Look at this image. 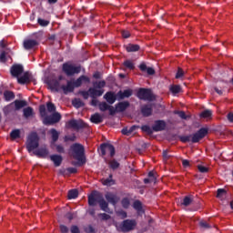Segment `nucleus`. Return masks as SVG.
I'll list each match as a JSON object with an SVG mask.
<instances>
[{
    "label": "nucleus",
    "instance_id": "obj_53",
    "mask_svg": "<svg viewBox=\"0 0 233 233\" xmlns=\"http://www.w3.org/2000/svg\"><path fill=\"white\" fill-rule=\"evenodd\" d=\"M174 114H176L177 116H179V117L181 119H187L188 116H187V114L185 113V111H177V110H175L174 111Z\"/></svg>",
    "mask_w": 233,
    "mask_h": 233
},
{
    "label": "nucleus",
    "instance_id": "obj_4",
    "mask_svg": "<svg viewBox=\"0 0 233 233\" xmlns=\"http://www.w3.org/2000/svg\"><path fill=\"white\" fill-rule=\"evenodd\" d=\"M62 72H64L67 77H71L72 76H76V74H79L81 72V66H76L66 62L62 65Z\"/></svg>",
    "mask_w": 233,
    "mask_h": 233
},
{
    "label": "nucleus",
    "instance_id": "obj_64",
    "mask_svg": "<svg viewBox=\"0 0 233 233\" xmlns=\"http://www.w3.org/2000/svg\"><path fill=\"white\" fill-rule=\"evenodd\" d=\"M68 227H66V225H60V232L61 233H68Z\"/></svg>",
    "mask_w": 233,
    "mask_h": 233
},
{
    "label": "nucleus",
    "instance_id": "obj_6",
    "mask_svg": "<svg viewBox=\"0 0 233 233\" xmlns=\"http://www.w3.org/2000/svg\"><path fill=\"white\" fill-rule=\"evenodd\" d=\"M137 97H138V99H141V101H154V99H156V96H154L152 90L147 88L138 89L137 93Z\"/></svg>",
    "mask_w": 233,
    "mask_h": 233
},
{
    "label": "nucleus",
    "instance_id": "obj_36",
    "mask_svg": "<svg viewBox=\"0 0 233 233\" xmlns=\"http://www.w3.org/2000/svg\"><path fill=\"white\" fill-rule=\"evenodd\" d=\"M14 110L15 109L14 108V104L12 102L11 104H8L7 106H4L3 108L4 116H8L9 114H12Z\"/></svg>",
    "mask_w": 233,
    "mask_h": 233
},
{
    "label": "nucleus",
    "instance_id": "obj_52",
    "mask_svg": "<svg viewBox=\"0 0 233 233\" xmlns=\"http://www.w3.org/2000/svg\"><path fill=\"white\" fill-rule=\"evenodd\" d=\"M198 172H200L201 174H207L208 173V167L203 166V165H198Z\"/></svg>",
    "mask_w": 233,
    "mask_h": 233
},
{
    "label": "nucleus",
    "instance_id": "obj_21",
    "mask_svg": "<svg viewBox=\"0 0 233 233\" xmlns=\"http://www.w3.org/2000/svg\"><path fill=\"white\" fill-rule=\"evenodd\" d=\"M152 106L151 105H144L141 106V114L144 117H150L152 116Z\"/></svg>",
    "mask_w": 233,
    "mask_h": 233
},
{
    "label": "nucleus",
    "instance_id": "obj_16",
    "mask_svg": "<svg viewBox=\"0 0 233 233\" xmlns=\"http://www.w3.org/2000/svg\"><path fill=\"white\" fill-rule=\"evenodd\" d=\"M105 198H106L107 203H110L114 207H116L117 205V203L119 202V198H117V196H116L113 193H106L105 195Z\"/></svg>",
    "mask_w": 233,
    "mask_h": 233
},
{
    "label": "nucleus",
    "instance_id": "obj_31",
    "mask_svg": "<svg viewBox=\"0 0 233 233\" xmlns=\"http://www.w3.org/2000/svg\"><path fill=\"white\" fill-rule=\"evenodd\" d=\"M127 52H139L141 46L137 44H128L125 46Z\"/></svg>",
    "mask_w": 233,
    "mask_h": 233
},
{
    "label": "nucleus",
    "instance_id": "obj_47",
    "mask_svg": "<svg viewBox=\"0 0 233 233\" xmlns=\"http://www.w3.org/2000/svg\"><path fill=\"white\" fill-rule=\"evenodd\" d=\"M169 90L172 94H179V92H181V86L179 85L171 86Z\"/></svg>",
    "mask_w": 233,
    "mask_h": 233
},
{
    "label": "nucleus",
    "instance_id": "obj_44",
    "mask_svg": "<svg viewBox=\"0 0 233 233\" xmlns=\"http://www.w3.org/2000/svg\"><path fill=\"white\" fill-rule=\"evenodd\" d=\"M98 108L101 112H106L110 108V105H108L106 102H100L98 104Z\"/></svg>",
    "mask_w": 233,
    "mask_h": 233
},
{
    "label": "nucleus",
    "instance_id": "obj_62",
    "mask_svg": "<svg viewBox=\"0 0 233 233\" xmlns=\"http://www.w3.org/2000/svg\"><path fill=\"white\" fill-rule=\"evenodd\" d=\"M71 233H81V230L79 229V227L73 225L70 228Z\"/></svg>",
    "mask_w": 233,
    "mask_h": 233
},
{
    "label": "nucleus",
    "instance_id": "obj_3",
    "mask_svg": "<svg viewBox=\"0 0 233 233\" xmlns=\"http://www.w3.org/2000/svg\"><path fill=\"white\" fill-rule=\"evenodd\" d=\"M39 147V136L37 135V132H32L27 137L26 141V149L28 152H33V150H35V148Z\"/></svg>",
    "mask_w": 233,
    "mask_h": 233
},
{
    "label": "nucleus",
    "instance_id": "obj_20",
    "mask_svg": "<svg viewBox=\"0 0 233 233\" xmlns=\"http://www.w3.org/2000/svg\"><path fill=\"white\" fill-rule=\"evenodd\" d=\"M61 88H62L64 94L66 95V94H70V93L74 92L76 86H75L74 82L67 80L66 86H62Z\"/></svg>",
    "mask_w": 233,
    "mask_h": 233
},
{
    "label": "nucleus",
    "instance_id": "obj_15",
    "mask_svg": "<svg viewBox=\"0 0 233 233\" xmlns=\"http://www.w3.org/2000/svg\"><path fill=\"white\" fill-rule=\"evenodd\" d=\"M133 208L137 211V216L142 217L145 214V209L143 208V203L140 200H135L133 203Z\"/></svg>",
    "mask_w": 233,
    "mask_h": 233
},
{
    "label": "nucleus",
    "instance_id": "obj_30",
    "mask_svg": "<svg viewBox=\"0 0 233 233\" xmlns=\"http://www.w3.org/2000/svg\"><path fill=\"white\" fill-rule=\"evenodd\" d=\"M90 121L95 125H99L100 123H103V116H101L99 113H95L91 116Z\"/></svg>",
    "mask_w": 233,
    "mask_h": 233
},
{
    "label": "nucleus",
    "instance_id": "obj_14",
    "mask_svg": "<svg viewBox=\"0 0 233 233\" xmlns=\"http://www.w3.org/2000/svg\"><path fill=\"white\" fill-rule=\"evenodd\" d=\"M35 46H39V42H37V40L27 39L24 41L25 50H33Z\"/></svg>",
    "mask_w": 233,
    "mask_h": 233
},
{
    "label": "nucleus",
    "instance_id": "obj_28",
    "mask_svg": "<svg viewBox=\"0 0 233 233\" xmlns=\"http://www.w3.org/2000/svg\"><path fill=\"white\" fill-rule=\"evenodd\" d=\"M49 133L51 134V147H54L57 140L59 139V132L56 130V128L50 129Z\"/></svg>",
    "mask_w": 233,
    "mask_h": 233
},
{
    "label": "nucleus",
    "instance_id": "obj_46",
    "mask_svg": "<svg viewBox=\"0 0 233 233\" xmlns=\"http://www.w3.org/2000/svg\"><path fill=\"white\" fill-rule=\"evenodd\" d=\"M93 86L94 88H105V86H106V82L105 80L94 82Z\"/></svg>",
    "mask_w": 233,
    "mask_h": 233
},
{
    "label": "nucleus",
    "instance_id": "obj_7",
    "mask_svg": "<svg viewBox=\"0 0 233 233\" xmlns=\"http://www.w3.org/2000/svg\"><path fill=\"white\" fill-rule=\"evenodd\" d=\"M208 134V128L201 127L195 134L191 135V143H199V141H201V139L206 137Z\"/></svg>",
    "mask_w": 233,
    "mask_h": 233
},
{
    "label": "nucleus",
    "instance_id": "obj_57",
    "mask_svg": "<svg viewBox=\"0 0 233 233\" xmlns=\"http://www.w3.org/2000/svg\"><path fill=\"white\" fill-rule=\"evenodd\" d=\"M98 217L101 218L102 221H108V219H110V215L106 214V213H100L98 214Z\"/></svg>",
    "mask_w": 233,
    "mask_h": 233
},
{
    "label": "nucleus",
    "instance_id": "obj_10",
    "mask_svg": "<svg viewBox=\"0 0 233 233\" xmlns=\"http://www.w3.org/2000/svg\"><path fill=\"white\" fill-rule=\"evenodd\" d=\"M24 72L25 68L19 64H15L10 68V74L13 77H19Z\"/></svg>",
    "mask_w": 233,
    "mask_h": 233
},
{
    "label": "nucleus",
    "instance_id": "obj_23",
    "mask_svg": "<svg viewBox=\"0 0 233 233\" xmlns=\"http://www.w3.org/2000/svg\"><path fill=\"white\" fill-rule=\"evenodd\" d=\"M97 203L103 212H110V208H108V202H106V200H105L103 197L98 198Z\"/></svg>",
    "mask_w": 233,
    "mask_h": 233
},
{
    "label": "nucleus",
    "instance_id": "obj_51",
    "mask_svg": "<svg viewBox=\"0 0 233 233\" xmlns=\"http://www.w3.org/2000/svg\"><path fill=\"white\" fill-rule=\"evenodd\" d=\"M37 23L40 26H48V25H50V21L45 20L43 18H38Z\"/></svg>",
    "mask_w": 233,
    "mask_h": 233
},
{
    "label": "nucleus",
    "instance_id": "obj_2",
    "mask_svg": "<svg viewBox=\"0 0 233 233\" xmlns=\"http://www.w3.org/2000/svg\"><path fill=\"white\" fill-rule=\"evenodd\" d=\"M39 112L41 117H44L43 124L44 125H56V123H59L61 121V114L54 113L52 116H46V106L40 105Z\"/></svg>",
    "mask_w": 233,
    "mask_h": 233
},
{
    "label": "nucleus",
    "instance_id": "obj_11",
    "mask_svg": "<svg viewBox=\"0 0 233 233\" xmlns=\"http://www.w3.org/2000/svg\"><path fill=\"white\" fill-rule=\"evenodd\" d=\"M104 99L106 100L108 105H114L117 101V94L114 91H108L104 95Z\"/></svg>",
    "mask_w": 233,
    "mask_h": 233
},
{
    "label": "nucleus",
    "instance_id": "obj_26",
    "mask_svg": "<svg viewBox=\"0 0 233 233\" xmlns=\"http://www.w3.org/2000/svg\"><path fill=\"white\" fill-rule=\"evenodd\" d=\"M117 113L125 112L128 106H130V102L123 101L116 104Z\"/></svg>",
    "mask_w": 233,
    "mask_h": 233
},
{
    "label": "nucleus",
    "instance_id": "obj_45",
    "mask_svg": "<svg viewBox=\"0 0 233 233\" xmlns=\"http://www.w3.org/2000/svg\"><path fill=\"white\" fill-rule=\"evenodd\" d=\"M123 66L126 68H128V70H134L136 68V66H134V63L131 60L124 61Z\"/></svg>",
    "mask_w": 233,
    "mask_h": 233
},
{
    "label": "nucleus",
    "instance_id": "obj_59",
    "mask_svg": "<svg viewBox=\"0 0 233 233\" xmlns=\"http://www.w3.org/2000/svg\"><path fill=\"white\" fill-rule=\"evenodd\" d=\"M73 106H76V108H81V106H83V101L79 99H75L73 101Z\"/></svg>",
    "mask_w": 233,
    "mask_h": 233
},
{
    "label": "nucleus",
    "instance_id": "obj_19",
    "mask_svg": "<svg viewBox=\"0 0 233 233\" xmlns=\"http://www.w3.org/2000/svg\"><path fill=\"white\" fill-rule=\"evenodd\" d=\"M83 83H90V77L82 75L75 82H73L75 88H79Z\"/></svg>",
    "mask_w": 233,
    "mask_h": 233
},
{
    "label": "nucleus",
    "instance_id": "obj_49",
    "mask_svg": "<svg viewBox=\"0 0 233 233\" xmlns=\"http://www.w3.org/2000/svg\"><path fill=\"white\" fill-rule=\"evenodd\" d=\"M46 108H47V112L49 113L56 112V105H54V103L52 102L46 103Z\"/></svg>",
    "mask_w": 233,
    "mask_h": 233
},
{
    "label": "nucleus",
    "instance_id": "obj_56",
    "mask_svg": "<svg viewBox=\"0 0 233 233\" xmlns=\"http://www.w3.org/2000/svg\"><path fill=\"white\" fill-rule=\"evenodd\" d=\"M185 76V71L181 67H178L177 72L176 74V79H181Z\"/></svg>",
    "mask_w": 233,
    "mask_h": 233
},
{
    "label": "nucleus",
    "instance_id": "obj_61",
    "mask_svg": "<svg viewBox=\"0 0 233 233\" xmlns=\"http://www.w3.org/2000/svg\"><path fill=\"white\" fill-rule=\"evenodd\" d=\"M225 194H227V190H225L224 188H219L217 191V198H223Z\"/></svg>",
    "mask_w": 233,
    "mask_h": 233
},
{
    "label": "nucleus",
    "instance_id": "obj_17",
    "mask_svg": "<svg viewBox=\"0 0 233 233\" xmlns=\"http://www.w3.org/2000/svg\"><path fill=\"white\" fill-rule=\"evenodd\" d=\"M132 94H133L132 89H126L124 91L120 90L116 93L117 101H121L127 97H130V96H132Z\"/></svg>",
    "mask_w": 233,
    "mask_h": 233
},
{
    "label": "nucleus",
    "instance_id": "obj_18",
    "mask_svg": "<svg viewBox=\"0 0 233 233\" xmlns=\"http://www.w3.org/2000/svg\"><path fill=\"white\" fill-rule=\"evenodd\" d=\"M83 83H90V77L82 75L75 82H73L75 88H79Z\"/></svg>",
    "mask_w": 233,
    "mask_h": 233
},
{
    "label": "nucleus",
    "instance_id": "obj_9",
    "mask_svg": "<svg viewBox=\"0 0 233 233\" xmlns=\"http://www.w3.org/2000/svg\"><path fill=\"white\" fill-rule=\"evenodd\" d=\"M136 225H137L136 220L126 219L122 222L120 228L122 232H130V230H134V228H136Z\"/></svg>",
    "mask_w": 233,
    "mask_h": 233
},
{
    "label": "nucleus",
    "instance_id": "obj_25",
    "mask_svg": "<svg viewBox=\"0 0 233 233\" xmlns=\"http://www.w3.org/2000/svg\"><path fill=\"white\" fill-rule=\"evenodd\" d=\"M49 154H50V151H48L46 147L39 148L35 152V156H37L38 157H42L43 159L48 157Z\"/></svg>",
    "mask_w": 233,
    "mask_h": 233
},
{
    "label": "nucleus",
    "instance_id": "obj_58",
    "mask_svg": "<svg viewBox=\"0 0 233 233\" xmlns=\"http://www.w3.org/2000/svg\"><path fill=\"white\" fill-rule=\"evenodd\" d=\"M6 61H8V59L6 58V52L2 51V53L0 54V63H6Z\"/></svg>",
    "mask_w": 233,
    "mask_h": 233
},
{
    "label": "nucleus",
    "instance_id": "obj_54",
    "mask_svg": "<svg viewBox=\"0 0 233 233\" xmlns=\"http://www.w3.org/2000/svg\"><path fill=\"white\" fill-rule=\"evenodd\" d=\"M53 147H56V152L58 154H65V147H63V145H53Z\"/></svg>",
    "mask_w": 233,
    "mask_h": 233
},
{
    "label": "nucleus",
    "instance_id": "obj_8",
    "mask_svg": "<svg viewBox=\"0 0 233 233\" xmlns=\"http://www.w3.org/2000/svg\"><path fill=\"white\" fill-rule=\"evenodd\" d=\"M100 152L102 156H106V152H109L110 157H114L116 156V147L112 144L103 143L100 145Z\"/></svg>",
    "mask_w": 233,
    "mask_h": 233
},
{
    "label": "nucleus",
    "instance_id": "obj_27",
    "mask_svg": "<svg viewBox=\"0 0 233 233\" xmlns=\"http://www.w3.org/2000/svg\"><path fill=\"white\" fill-rule=\"evenodd\" d=\"M50 160L54 163L55 167H61L63 157L61 155H51Z\"/></svg>",
    "mask_w": 233,
    "mask_h": 233
},
{
    "label": "nucleus",
    "instance_id": "obj_39",
    "mask_svg": "<svg viewBox=\"0 0 233 233\" xmlns=\"http://www.w3.org/2000/svg\"><path fill=\"white\" fill-rule=\"evenodd\" d=\"M199 117H201L202 119H208V117H212V110L206 109L202 111L199 115Z\"/></svg>",
    "mask_w": 233,
    "mask_h": 233
},
{
    "label": "nucleus",
    "instance_id": "obj_29",
    "mask_svg": "<svg viewBox=\"0 0 233 233\" xmlns=\"http://www.w3.org/2000/svg\"><path fill=\"white\" fill-rule=\"evenodd\" d=\"M48 86H50L51 90H56V92H58L59 90V80L57 79H51L47 82Z\"/></svg>",
    "mask_w": 233,
    "mask_h": 233
},
{
    "label": "nucleus",
    "instance_id": "obj_24",
    "mask_svg": "<svg viewBox=\"0 0 233 233\" xmlns=\"http://www.w3.org/2000/svg\"><path fill=\"white\" fill-rule=\"evenodd\" d=\"M99 193H92L89 197H88V205L89 207H96V205H97V201L99 200Z\"/></svg>",
    "mask_w": 233,
    "mask_h": 233
},
{
    "label": "nucleus",
    "instance_id": "obj_1",
    "mask_svg": "<svg viewBox=\"0 0 233 233\" xmlns=\"http://www.w3.org/2000/svg\"><path fill=\"white\" fill-rule=\"evenodd\" d=\"M71 156L74 159H76L78 163H72L73 165H85L86 160L85 159V147L83 145L75 143L70 147Z\"/></svg>",
    "mask_w": 233,
    "mask_h": 233
},
{
    "label": "nucleus",
    "instance_id": "obj_42",
    "mask_svg": "<svg viewBox=\"0 0 233 233\" xmlns=\"http://www.w3.org/2000/svg\"><path fill=\"white\" fill-rule=\"evenodd\" d=\"M113 175L110 174L108 178H106L103 182V185H106V187H112V185H116V180L112 179Z\"/></svg>",
    "mask_w": 233,
    "mask_h": 233
},
{
    "label": "nucleus",
    "instance_id": "obj_55",
    "mask_svg": "<svg viewBox=\"0 0 233 233\" xmlns=\"http://www.w3.org/2000/svg\"><path fill=\"white\" fill-rule=\"evenodd\" d=\"M107 110H109V116H116V113L117 112V106H110L109 105V108H107Z\"/></svg>",
    "mask_w": 233,
    "mask_h": 233
},
{
    "label": "nucleus",
    "instance_id": "obj_43",
    "mask_svg": "<svg viewBox=\"0 0 233 233\" xmlns=\"http://www.w3.org/2000/svg\"><path fill=\"white\" fill-rule=\"evenodd\" d=\"M192 198H190V196H186L183 200L181 201V205H183L184 207H190V205L192 204Z\"/></svg>",
    "mask_w": 233,
    "mask_h": 233
},
{
    "label": "nucleus",
    "instance_id": "obj_5",
    "mask_svg": "<svg viewBox=\"0 0 233 233\" xmlns=\"http://www.w3.org/2000/svg\"><path fill=\"white\" fill-rule=\"evenodd\" d=\"M66 128H73V130H83L87 128L88 124L85 123L83 119H71L66 124Z\"/></svg>",
    "mask_w": 233,
    "mask_h": 233
},
{
    "label": "nucleus",
    "instance_id": "obj_38",
    "mask_svg": "<svg viewBox=\"0 0 233 233\" xmlns=\"http://www.w3.org/2000/svg\"><path fill=\"white\" fill-rule=\"evenodd\" d=\"M79 196L77 189H70L67 193L68 199H76Z\"/></svg>",
    "mask_w": 233,
    "mask_h": 233
},
{
    "label": "nucleus",
    "instance_id": "obj_41",
    "mask_svg": "<svg viewBox=\"0 0 233 233\" xmlns=\"http://www.w3.org/2000/svg\"><path fill=\"white\" fill-rule=\"evenodd\" d=\"M11 139H19L21 137V130L19 129H14L10 133Z\"/></svg>",
    "mask_w": 233,
    "mask_h": 233
},
{
    "label": "nucleus",
    "instance_id": "obj_12",
    "mask_svg": "<svg viewBox=\"0 0 233 233\" xmlns=\"http://www.w3.org/2000/svg\"><path fill=\"white\" fill-rule=\"evenodd\" d=\"M152 128L154 132H163L167 128V122L165 120H156Z\"/></svg>",
    "mask_w": 233,
    "mask_h": 233
},
{
    "label": "nucleus",
    "instance_id": "obj_13",
    "mask_svg": "<svg viewBox=\"0 0 233 233\" xmlns=\"http://www.w3.org/2000/svg\"><path fill=\"white\" fill-rule=\"evenodd\" d=\"M88 92H89L90 97H92V99H97V97H101V96H103V94H105L104 89H97L96 87H89Z\"/></svg>",
    "mask_w": 233,
    "mask_h": 233
},
{
    "label": "nucleus",
    "instance_id": "obj_63",
    "mask_svg": "<svg viewBox=\"0 0 233 233\" xmlns=\"http://www.w3.org/2000/svg\"><path fill=\"white\" fill-rule=\"evenodd\" d=\"M85 232L86 233H96V229L92 225H89L87 228H86Z\"/></svg>",
    "mask_w": 233,
    "mask_h": 233
},
{
    "label": "nucleus",
    "instance_id": "obj_48",
    "mask_svg": "<svg viewBox=\"0 0 233 233\" xmlns=\"http://www.w3.org/2000/svg\"><path fill=\"white\" fill-rule=\"evenodd\" d=\"M179 139L182 143H190V141H192V135L181 136Z\"/></svg>",
    "mask_w": 233,
    "mask_h": 233
},
{
    "label": "nucleus",
    "instance_id": "obj_50",
    "mask_svg": "<svg viewBox=\"0 0 233 233\" xmlns=\"http://www.w3.org/2000/svg\"><path fill=\"white\" fill-rule=\"evenodd\" d=\"M123 208H128L130 207V199L128 198H124L121 201Z\"/></svg>",
    "mask_w": 233,
    "mask_h": 233
},
{
    "label": "nucleus",
    "instance_id": "obj_32",
    "mask_svg": "<svg viewBox=\"0 0 233 233\" xmlns=\"http://www.w3.org/2000/svg\"><path fill=\"white\" fill-rule=\"evenodd\" d=\"M17 82L19 85H26V83H30V76L28 75V72H25L21 77H17Z\"/></svg>",
    "mask_w": 233,
    "mask_h": 233
},
{
    "label": "nucleus",
    "instance_id": "obj_60",
    "mask_svg": "<svg viewBox=\"0 0 233 233\" xmlns=\"http://www.w3.org/2000/svg\"><path fill=\"white\" fill-rule=\"evenodd\" d=\"M76 138H77V137H76V135L66 136V137H64V141H65L66 143H67V141H76Z\"/></svg>",
    "mask_w": 233,
    "mask_h": 233
},
{
    "label": "nucleus",
    "instance_id": "obj_34",
    "mask_svg": "<svg viewBox=\"0 0 233 233\" xmlns=\"http://www.w3.org/2000/svg\"><path fill=\"white\" fill-rule=\"evenodd\" d=\"M24 117L28 119V117H32L34 116V108L32 106H27L23 109Z\"/></svg>",
    "mask_w": 233,
    "mask_h": 233
},
{
    "label": "nucleus",
    "instance_id": "obj_40",
    "mask_svg": "<svg viewBox=\"0 0 233 233\" xmlns=\"http://www.w3.org/2000/svg\"><path fill=\"white\" fill-rule=\"evenodd\" d=\"M142 132L147 134V136H152L154 134V129L148 125H144L141 127Z\"/></svg>",
    "mask_w": 233,
    "mask_h": 233
},
{
    "label": "nucleus",
    "instance_id": "obj_22",
    "mask_svg": "<svg viewBox=\"0 0 233 233\" xmlns=\"http://www.w3.org/2000/svg\"><path fill=\"white\" fill-rule=\"evenodd\" d=\"M13 106H15V111H19L21 110V108H25V106H28V102H26V100L16 99L13 102Z\"/></svg>",
    "mask_w": 233,
    "mask_h": 233
},
{
    "label": "nucleus",
    "instance_id": "obj_35",
    "mask_svg": "<svg viewBox=\"0 0 233 233\" xmlns=\"http://www.w3.org/2000/svg\"><path fill=\"white\" fill-rule=\"evenodd\" d=\"M107 165H108L109 168H111V170H117V168H119V167H121V164H119V162H117V160H116V159L109 160L107 162Z\"/></svg>",
    "mask_w": 233,
    "mask_h": 233
},
{
    "label": "nucleus",
    "instance_id": "obj_33",
    "mask_svg": "<svg viewBox=\"0 0 233 233\" xmlns=\"http://www.w3.org/2000/svg\"><path fill=\"white\" fill-rule=\"evenodd\" d=\"M4 99L7 102L12 101V99H15V94L14 93V91L5 90L4 92Z\"/></svg>",
    "mask_w": 233,
    "mask_h": 233
},
{
    "label": "nucleus",
    "instance_id": "obj_37",
    "mask_svg": "<svg viewBox=\"0 0 233 233\" xmlns=\"http://www.w3.org/2000/svg\"><path fill=\"white\" fill-rule=\"evenodd\" d=\"M137 128V127H136V126H132L129 128L124 127L121 132H122L123 136H130V134H132V132H134Z\"/></svg>",
    "mask_w": 233,
    "mask_h": 233
}]
</instances>
